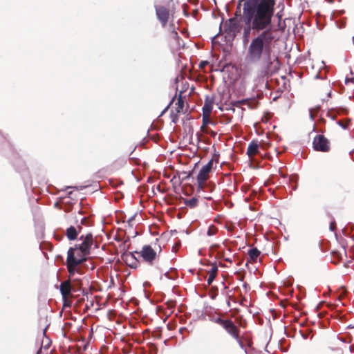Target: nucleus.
<instances>
[{
  "label": "nucleus",
  "instance_id": "nucleus-1",
  "mask_svg": "<svg viewBox=\"0 0 354 354\" xmlns=\"http://www.w3.org/2000/svg\"><path fill=\"white\" fill-rule=\"evenodd\" d=\"M274 0H246L243 3L241 21L243 27V43H249L251 33L260 34L272 26L274 15Z\"/></svg>",
  "mask_w": 354,
  "mask_h": 354
},
{
  "label": "nucleus",
  "instance_id": "nucleus-2",
  "mask_svg": "<svg viewBox=\"0 0 354 354\" xmlns=\"http://www.w3.org/2000/svg\"><path fill=\"white\" fill-rule=\"evenodd\" d=\"M273 25L254 36L246 50L245 60L250 64L262 63L266 69L272 65L271 53L274 41Z\"/></svg>",
  "mask_w": 354,
  "mask_h": 354
},
{
  "label": "nucleus",
  "instance_id": "nucleus-3",
  "mask_svg": "<svg viewBox=\"0 0 354 354\" xmlns=\"http://www.w3.org/2000/svg\"><path fill=\"white\" fill-rule=\"evenodd\" d=\"M81 252L80 249H78L76 246L70 248L68 250L66 262L74 266L82 264L86 261L88 255Z\"/></svg>",
  "mask_w": 354,
  "mask_h": 354
},
{
  "label": "nucleus",
  "instance_id": "nucleus-4",
  "mask_svg": "<svg viewBox=\"0 0 354 354\" xmlns=\"http://www.w3.org/2000/svg\"><path fill=\"white\" fill-rule=\"evenodd\" d=\"M241 27L236 17H231L226 20L224 24V29L227 34L234 39L238 32H239Z\"/></svg>",
  "mask_w": 354,
  "mask_h": 354
},
{
  "label": "nucleus",
  "instance_id": "nucleus-5",
  "mask_svg": "<svg viewBox=\"0 0 354 354\" xmlns=\"http://www.w3.org/2000/svg\"><path fill=\"white\" fill-rule=\"evenodd\" d=\"M213 160H210L206 165L202 167L197 176L198 187L202 189L203 184L208 178V175L212 170Z\"/></svg>",
  "mask_w": 354,
  "mask_h": 354
},
{
  "label": "nucleus",
  "instance_id": "nucleus-6",
  "mask_svg": "<svg viewBox=\"0 0 354 354\" xmlns=\"http://www.w3.org/2000/svg\"><path fill=\"white\" fill-rule=\"evenodd\" d=\"M80 240H82V243L78 245H75L78 249H80L81 252H84L87 255H90V251L92 245H93V238L92 234L89 233L86 234L85 236L83 235L80 236Z\"/></svg>",
  "mask_w": 354,
  "mask_h": 354
},
{
  "label": "nucleus",
  "instance_id": "nucleus-7",
  "mask_svg": "<svg viewBox=\"0 0 354 354\" xmlns=\"http://www.w3.org/2000/svg\"><path fill=\"white\" fill-rule=\"evenodd\" d=\"M313 145L314 149L317 151L327 152L330 149L328 140L323 135H317Z\"/></svg>",
  "mask_w": 354,
  "mask_h": 354
},
{
  "label": "nucleus",
  "instance_id": "nucleus-8",
  "mask_svg": "<svg viewBox=\"0 0 354 354\" xmlns=\"http://www.w3.org/2000/svg\"><path fill=\"white\" fill-rule=\"evenodd\" d=\"M142 259L149 263H151L156 258L157 254L155 250L149 245H145L142 247L140 252Z\"/></svg>",
  "mask_w": 354,
  "mask_h": 354
},
{
  "label": "nucleus",
  "instance_id": "nucleus-9",
  "mask_svg": "<svg viewBox=\"0 0 354 354\" xmlns=\"http://www.w3.org/2000/svg\"><path fill=\"white\" fill-rule=\"evenodd\" d=\"M155 9L158 19L162 26H165L169 19V10L162 6H155Z\"/></svg>",
  "mask_w": 354,
  "mask_h": 354
},
{
  "label": "nucleus",
  "instance_id": "nucleus-10",
  "mask_svg": "<svg viewBox=\"0 0 354 354\" xmlns=\"http://www.w3.org/2000/svg\"><path fill=\"white\" fill-rule=\"evenodd\" d=\"M222 327L227 332V333L229 334L232 338H238L240 330L235 325L232 320L227 319L225 323L223 324Z\"/></svg>",
  "mask_w": 354,
  "mask_h": 354
},
{
  "label": "nucleus",
  "instance_id": "nucleus-11",
  "mask_svg": "<svg viewBox=\"0 0 354 354\" xmlns=\"http://www.w3.org/2000/svg\"><path fill=\"white\" fill-rule=\"evenodd\" d=\"M60 293L64 301V306H66L67 297L71 295L72 287L69 281H65L60 283L59 286Z\"/></svg>",
  "mask_w": 354,
  "mask_h": 354
},
{
  "label": "nucleus",
  "instance_id": "nucleus-12",
  "mask_svg": "<svg viewBox=\"0 0 354 354\" xmlns=\"http://www.w3.org/2000/svg\"><path fill=\"white\" fill-rule=\"evenodd\" d=\"M82 228V227L80 225H78L77 227L72 225L70 226L66 229V234L67 238L71 241L75 240L77 237L78 233L80 232Z\"/></svg>",
  "mask_w": 354,
  "mask_h": 354
},
{
  "label": "nucleus",
  "instance_id": "nucleus-13",
  "mask_svg": "<svg viewBox=\"0 0 354 354\" xmlns=\"http://www.w3.org/2000/svg\"><path fill=\"white\" fill-rule=\"evenodd\" d=\"M122 257L129 267L132 268H136L138 267L139 261L137 259H133L132 252L124 253Z\"/></svg>",
  "mask_w": 354,
  "mask_h": 354
},
{
  "label": "nucleus",
  "instance_id": "nucleus-14",
  "mask_svg": "<svg viewBox=\"0 0 354 354\" xmlns=\"http://www.w3.org/2000/svg\"><path fill=\"white\" fill-rule=\"evenodd\" d=\"M259 153V143L257 140H252L250 142L247 149V154L249 157L255 156Z\"/></svg>",
  "mask_w": 354,
  "mask_h": 354
},
{
  "label": "nucleus",
  "instance_id": "nucleus-15",
  "mask_svg": "<svg viewBox=\"0 0 354 354\" xmlns=\"http://www.w3.org/2000/svg\"><path fill=\"white\" fill-rule=\"evenodd\" d=\"M218 272V267L216 264L213 265L211 269L209 271V277L207 278V282L208 285L212 284V283L214 281Z\"/></svg>",
  "mask_w": 354,
  "mask_h": 354
},
{
  "label": "nucleus",
  "instance_id": "nucleus-16",
  "mask_svg": "<svg viewBox=\"0 0 354 354\" xmlns=\"http://www.w3.org/2000/svg\"><path fill=\"white\" fill-rule=\"evenodd\" d=\"M212 110V100H209L206 98L205 104L203 107V113H206V115H210Z\"/></svg>",
  "mask_w": 354,
  "mask_h": 354
},
{
  "label": "nucleus",
  "instance_id": "nucleus-17",
  "mask_svg": "<svg viewBox=\"0 0 354 354\" xmlns=\"http://www.w3.org/2000/svg\"><path fill=\"white\" fill-rule=\"evenodd\" d=\"M248 254L250 258L252 260L254 261L259 257V256L261 254V252L257 248H253L248 250Z\"/></svg>",
  "mask_w": 354,
  "mask_h": 354
},
{
  "label": "nucleus",
  "instance_id": "nucleus-18",
  "mask_svg": "<svg viewBox=\"0 0 354 354\" xmlns=\"http://www.w3.org/2000/svg\"><path fill=\"white\" fill-rule=\"evenodd\" d=\"M198 202V198L196 197H193L190 199L184 200V203L190 208H194L195 207H196Z\"/></svg>",
  "mask_w": 354,
  "mask_h": 354
},
{
  "label": "nucleus",
  "instance_id": "nucleus-19",
  "mask_svg": "<svg viewBox=\"0 0 354 354\" xmlns=\"http://www.w3.org/2000/svg\"><path fill=\"white\" fill-rule=\"evenodd\" d=\"M176 110L177 113H180L181 111H183L184 108V101L182 99L181 95H180V97H178V101L176 103Z\"/></svg>",
  "mask_w": 354,
  "mask_h": 354
},
{
  "label": "nucleus",
  "instance_id": "nucleus-20",
  "mask_svg": "<svg viewBox=\"0 0 354 354\" xmlns=\"http://www.w3.org/2000/svg\"><path fill=\"white\" fill-rule=\"evenodd\" d=\"M78 266H74L73 264H69L67 263V268L69 272V276L73 277L77 271V267Z\"/></svg>",
  "mask_w": 354,
  "mask_h": 354
},
{
  "label": "nucleus",
  "instance_id": "nucleus-21",
  "mask_svg": "<svg viewBox=\"0 0 354 354\" xmlns=\"http://www.w3.org/2000/svg\"><path fill=\"white\" fill-rule=\"evenodd\" d=\"M211 321L223 326V324L225 323L226 319H223L220 316H218V317H212L211 319Z\"/></svg>",
  "mask_w": 354,
  "mask_h": 354
},
{
  "label": "nucleus",
  "instance_id": "nucleus-22",
  "mask_svg": "<svg viewBox=\"0 0 354 354\" xmlns=\"http://www.w3.org/2000/svg\"><path fill=\"white\" fill-rule=\"evenodd\" d=\"M209 115H206V113H203V127L205 125L209 124V122H212V120L209 118Z\"/></svg>",
  "mask_w": 354,
  "mask_h": 354
},
{
  "label": "nucleus",
  "instance_id": "nucleus-23",
  "mask_svg": "<svg viewBox=\"0 0 354 354\" xmlns=\"http://www.w3.org/2000/svg\"><path fill=\"white\" fill-rule=\"evenodd\" d=\"M201 129L203 132L209 134L213 138H214L216 136V132L212 131V130H209L208 129H205L203 126L201 127Z\"/></svg>",
  "mask_w": 354,
  "mask_h": 354
},
{
  "label": "nucleus",
  "instance_id": "nucleus-24",
  "mask_svg": "<svg viewBox=\"0 0 354 354\" xmlns=\"http://www.w3.org/2000/svg\"><path fill=\"white\" fill-rule=\"evenodd\" d=\"M216 231H217L216 228L214 225H212L208 228L207 234L208 236L214 235L216 233Z\"/></svg>",
  "mask_w": 354,
  "mask_h": 354
},
{
  "label": "nucleus",
  "instance_id": "nucleus-25",
  "mask_svg": "<svg viewBox=\"0 0 354 354\" xmlns=\"http://www.w3.org/2000/svg\"><path fill=\"white\" fill-rule=\"evenodd\" d=\"M333 255L334 256V257H335V261L333 260V262L334 263H337L340 261L341 259H342V256L338 252H333Z\"/></svg>",
  "mask_w": 354,
  "mask_h": 354
},
{
  "label": "nucleus",
  "instance_id": "nucleus-26",
  "mask_svg": "<svg viewBox=\"0 0 354 354\" xmlns=\"http://www.w3.org/2000/svg\"><path fill=\"white\" fill-rule=\"evenodd\" d=\"M234 339L237 342V343L239 344V346H240V348H241V349H245V344H243V341L241 339V338H240L239 335L238 336V338H237V339Z\"/></svg>",
  "mask_w": 354,
  "mask_h": 354
},
{
  "label": "nucleus",
  "instance_id": "nucleus-27",
  "mask_svg": "<svg viewBox=\"0 0 354 354\" xmlns=\"http://www.w3.org/2000/svg\"><path fill=\"white\" fill-rule=\"evenodd\" d=\"M337 124L344 129H346L348 126L347 123H344L341 120L337 121Z\"/></svg>",
  "mask_w": 354,
  "mask_h": 354
},
{
  "label": "nucleus",
  "instance_id": "nucleus-28",
  "mask_svg": "<svg viewBox=\"0 0 354 354\" xmlns=\"http://www.w3.org/2000/svg\"><path fill=\"white\" fill-rule=\"evenodd\" d=\"M164 276L165 277H167V279H174L176 278V275L175 274H170L169 272H167L164 274Z\"/></svg>",
  "mask_w": 354,
  "mask_h": 354
},
{
  "label": "nucleus",
  "instance_id": "nucleus-29",
  "mask_svg": "<svg viewBox=\"0 0 354 354\" xmlns=\"http://www.w3.org/2000/svg\"><path fill=\"white\" fill-rule=\"evenodd\" d=\"M336 227V223L335 221H333L330 223L329 229L330 231H334Z\"/></svg>",
  "mask_w": 354,
  "mask_h": 354
},
{
  "label": "nucleus",
  "instance_id": "nucleus-30",
  "mask_svg": "<svg viewBox=\"0 0 354 354\" xmlns=\"http://www.w3.org/2000/svg\"><path fill=\"white\" fill-rule=\"evenodd\" d=\"M137 216L136 214H133V216H131V217L129 218L128 221H127V223L129 224V225H131V222L135 219L136 216Z\"/></svg>",
  "mask_w": 354,
  "mask_h": 354
},
{
  "label": "nucleus",
  "instance_id": "nucleus-31",
  "mask_svg": "<svg viewBox=\"0 0 354 354\" xmlns=\"http://www.w3.org/2000/svg\"><path fill=\"white\" fill-rule=\"evenodd\" d=\"M184 174L185 175V176L183 178V180H186L189 179L191 176V172H189V173L184 172Z\"/></svg>",
  "mask_w": 354,
  "mask_h": 354
},
{
  "label": "nucleus",
  "instance_id": "nucleus-32",
  "mask_svg": "<svg viewBox=\"0 0 354 354\" xmlns=\"http://www.w3.org/2000/svg\"><path fill=\"white\" fill-rule=\"evenodd\" d=\"M238 17H240V18L242 17V14H241V12H239V10L236 9L235 16L234 17H236L238 19Z\"/></svg>",
  "mask_w": 354,
  "mask_h": 354
},
{
  "label": "nucleus",
  "instance_id": "nucleus-33",
  "mask_svg": "<svg viewBox=\"0 0 354 354\" xmlns=\"http://www.w3.org/2000/svg\"><path fill=\"white\" fill-rule=\"evenodd\" d=\"M86 221H87L86 218L83 217V218H81V223H80V224H81V225H85V224H86Z\"/></svg>",
  "mask_w": 354,
  "mask_h": 354
},
{
  "label": "nucleus",
  "instance_id": "nucleus-34",
  "mask_svg": "<svg viewBox=\"0 0 354 354\" xmlns=\"http://www.w3.org/2000/svg\"><path fill=\"white\" fill-rule=\"evenodd\" d=\"M207 64V61H202L201 63H200V67L202 68V67H204L205 65Z\"/></svg>",
  "mask_w": 354,
  "mask_h": 354
},
{
  "label": "nucleus",
  "instance_id": "nucleus-35",
  "mask_svg": "<svg viewBox=\"0 0 354 354\" xmlns=\"http://www.w3.org/2000/svg\"><path fill=\"white\" fill-rule=\"evenodd\" d=\"M172 34H173L174 37H175V39H179V36H178V32L176 31H174L172 32Z\"/></svg>",
  "mask_w": 354,
  "mask_h": 354
},
{
  "label": "nucleus",
  "instance_id": "nucleus-36",
  "mask_svg": "<svg viewBox=\"0 0 354 354\" xmlns=\"http://www.w3.org/2000/svg\"><path fill=\"white\" fill-rule=\"evenodd\" d=\"M241 6H243V4H241V3H240V2H238V5H237L236 8H237V10H239V12H241Z\"/></svg>",
  "mask_w": 354,
  "mask_h": 354
},
{
  "label": "nucleus",
  "instance_id": "nucleus-37",
  "mask_svg": "<svg viewBox=\"0 0 354 354\" xmlns=\"http://www.w3.org/2000/svg\"><path fill=\"white\" fill-rule=\"evenodd\" d=\"M344 26H345V23H344V22H342L341 24L337 25V27L339 28H343Z\"/></svg>",
  "mask_w": 354,
  "mask_h": 354
},
{
  "label": "nucleus",
  "instance_id": "nucleus-38",
  "mask_svg": "<svg viewBox=\"0 0 354 354\" xmlns=\"http://www.w3.org/2000/svg\"><path fill=\"white\" fill-rule=\"evenodd\" d=\"M310 118L311 119V120H314V117H313V115L312 113V111H311V109H310Z\"/></svg>",
  "mask_w": 354,
  "mask_h": 354
},
{
  "label": "nucleus",
  "instance_id": "nucleus-39",
  "mask_svg": "<svg viewBox=\"0 0 354 354\" xmlns=\"http://www.w3.org/2000/svg\"><path fill=\"white\" fill-rule=\"evenodd\" d=\"M135 254H138L137 251H135L134 252H132V257L133 259H137L135 256Z\"/></svg>",
  "mask_w": 354,
  "mask_h": 354
},
{
  "label": "nucleus",
  "instance_id": "nucleus-40",
  "mask_svg": "<svg viewBox=\"0 0 354 354\" xmlns=\"http://www.w3.org/2000/svg\"><path fill=\"white\" fill-rule=\"evenodd\" d=\"M315 77L316 79H319V78H320V79H323V78H324V77H321L319 76V73H317V74L315 75Z\"/></svg>",
  "mask_w": 354,
  "mask_h": 354
},
{
  "label": "nucleus",
  "instance_id": "nucleus-41",
  "mask_svg": "<svg viewBox=\"0 0 354 354\" xmlns=\"http://www.w3.org/2000/svg\"><path fill=\"white\" fill-rule=\"evenodd\" d=\"M348 81L353 82V81H354V80H353V78H351V79H349V80L346 78V82H348Z\"/></svg>",
  "mask_w": 354,
  "mask_h": 354
},
{
  "label": "nucleus",
  "instance_id": "nucleus-42",
  "mask_svg": "<svg viewBox=\"0 0 354 354\" xmlns=\"http://www.w3.org/2000/svg\"><path fill=\"white\" fill-rule=\"evenodd\" d=\"M349 350H350L351 352H353L354 351V347L350 346L349 347Z\"/></svg>",
  "mask_w": 354,
  "mask_h": 354
},
{
  "label": "nucleus",
  "instance_id": "nucleus-43",
  "mask_svg": "<svg viewBox=\"0 0 354 354\" xmlns=\"http://www.w3.org/2000/svg\"><path fill=\"white\" fill-rule=\"evenodd\" d=\"M245 1L246 0H238V2H240V3L243 2V4Z\"/></svg>",
  "mask_w": 354,
  "mask_h": 354
},
{
  "label": "nucleus",
  "instance_id": "nucleus-44",
  "mask_svg": "<svg viewBox=\"0 0 354 354\" xmlns=\"http://www.w3.org/2000/svg\"><path fill=\"white\" fill-rule=\"evenodd\" d=\"M326 1H328L330 3H333V0H326Z\"/></svg>",
  "mask_w": 354,
  "mask_h": 354
},
{
  "label": "nucleus",
  "instance_id": "nucleus-45",
  "mask_svg": "<svg viewBox=\"0 0 354 354\" xmlns=\"http://www.w3.org/2000/svg\"><path fill=\"white\" fill-rule=\"evenodd\" d=\"M243 350L244 351V353H245V354H248V351H247L246 348H245V349H243Z\"/></svg>",
  "mask_w": 354,
  "mask_h": 354
},
{
  "label": "nucleus",
  "instance_id": "nucleus-46",
  "mask_svg": "<svg viewBox=\"0 0 354 354\" xmlns=\"http://www.w3.org/2000/svg\"><path fill=\"white\" fill-rule=\"evenodd\" d=\"M205 198L207 200H212V197H210V196H207V197H205Z\"/></svg>",
  "mask_w": 354,
  "mask_h": 354
},
{
  "label": "nucleus",
  "instance_id": "nucleus-47",
  "mask_svg": "<svg viewBox=\"0 0 354 354\" xmlns=\"http://www.w3.org/2000/svg\"><path fill=\"white\" fill-rule=\"evenodd\" d=\"M225 261H229V262H232V261H231L229 258H226V259H225Z\"/></svg>",
  "mask_w": 354,
  "mask_h": 354
},
{
  "label": "nucleus",
  "instance_id": "nucleus-48",
  "mask_svg": "<svg viewBox=\"0 0 354 354\" xmlns=\"http://www.w3.org/2000/svg\"><path fill=\"white\" fill-rule=\"evenodd\" d=\"M352 43L354 45V35L352 37Z\"/></svg>",
  "mask_w": 354,
  "mask_h": 354
},
{
  "label": "nucleus",
  "instance_id": "nucleus-49",
  "mask_svg": "<svg viewBox=\"0 0 354 354\" xmlns=\"http://www.w3.org/2000/svg\"><path fill=\"white\" fill-rule=\"evenodd\" d=\"M209 124H212V125H215V122H213V121H212V122H209Z\"/></svg>",
  "mask_w": 354,
  "mask_h": 354
},
{
  "label": "nucleus",
  "instance_id": "nucleus-50",
  "mask_svg": "<svg viewBox=\"0 0 354 354\" xmlns=\"http://www.w3.org/2000/svg\"><path fill=\"white\" fill-rule=\"evenodd\" d=\"M168 106H167V107H165V110L162 111V113H164V111H166V110L168 109Z\"/></svg>",
  "mask_w": 354,
  "mask_h": 354
},
{
  "label": "nucleus",
  "instance_id": "nucleus-51",
  "mask_svg": "<svg viewBox=\"0 0 354 354\" xmlns=\"http://www.w3.org/2000/svg\"><path fill=\"white\" fill-rule=\"evenodd\" d=\"M344 112H345V113H347V109H344Z\"/></svg>",
  "mask_w": 354,
  "mask_h": 354
}]
</instances>
